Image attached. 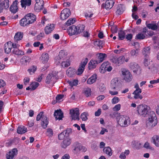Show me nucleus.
Wrapping results in <instances>:
<instances>
[{
    "instance_id": "f257e3e1",
    "label": "nucleus",
    "mask_w": 159,
    "mask_h": 159,
    "mask_svg": "<svg viewBox=\"0 0 159 159\" xmlns=\"http://www.w3.org/2000/svg\"><path fill=\"white\" fill-rule=\"evenodd\" d=\"M157 118L155 113L153 111H150L146 122L147 127L148 129H151L157 125Z\"/></svg>"
},
{
    "instance_id": "20e7f679",
    "label": "nucleus",
    "mask_w": 159,
    "mask_h": 159,
    "mask_svg": "<svg viewBox=\"0 0 159 159\" xmlns=\"http://www.w3.org/2000/svg\"><path fill=\"white\" fill-rule=\"evenodd\" d=\"M149 107L145 105H140L137 107V111L138 115L143 117H145L148 114Z\"/></svg>"
},
{
    "instance_id": "393cba45",
    "label": "nucleus",
    "mask_w": 159,
    "mask_h": 159,
    "mask_svg": "<svg viewBox=\"0 0 159 159\" xmlns=\"http://www.w3.org/2000/svg\"><path fill=\"white\" fill-rule=\"evenodd\" d=\"M97 76L96 74L93 75L87 80V83L89 84H91L94 83L97 80Z\"/></svg>"
},
{
    "instance_id": "de8ad7c7",
    "label": "nucleus",
    "mask_w": 159,
    "mask_h": 159,
    "mask_svg": "<svg viewBox=\"0 0 159 159\" xmlns=\"http://www.w3.org/2000/svg\"><path fill=\"white\" fill-rule=\"evenodd\" d=\"M30 58L29 57L25 56L23 57L21 60V62L23 64H25L27 62H29L30 61Z\"/></svg>"
},
{
    "instance_id": "ea45409f",
    "label": "nucleus",
    "mask_w": 159,
    "mask_h": 159,
    "mask_svg": "<svg viewBox=\"0 0 159 159\" xmlns=\"http://www.w3.org/2000/svg\"><path fill=\"white\" fill-rule=\"evenodd\" d=\"M141 93V92H139L137 90H135L133 93V94L134 95V98L135 99H142L143 98V97L140 94Z\"/></svg>"
},
{
    "instance_id": "f704fd0d",
    "label": "nucleus",
    "mask_w": 159,
    "mask_h": 159,
    "mask_svg": "<svg viewBox=\"0 0 159 159\" xmlns=\"http://www.w3.org/2000/svg\"><path fill=\"white\" fill-rule=\"evenodd\" d=\"M130 153L129 150H125L124 152L121 153L119 157L120 159H125L126 156L128 155Z\"/></svg>"
},
{
    "instance_id": "13d9d810",
    "label": "nucleus",
    "mask_w": 159,
    "mask_h": 159,
    "mask_svg": "<svg viewBox=\"0 0 159 159\" xmlns=\"http://www.w3.org/2000/svg\"><path fill=\"white\" fill-rule=\"evenodd\" d=\"M150 59L148 57H144V64L145 66H147L150 64Z\"/></svg>"
},
{
    "instance_id": "bf43d9fd",
    "label": "nucleus",
    "mask_w": 159,
    "mask_h": 159,
    "mask_svg": "<svg viewBox=\"0 0 159 159\" xmlns=\"http://www.w3.org/2000/svg\"><path fill=\"white\" fill-rule=\"evenodd\" d=\"M120 101V98L117 97H114L111 99V103L113 104H116L118 103Z\"/></svg>"
},
{
    "instance_id": "8fccbe9b",
    "label": "nucleus",
    "mask_w": 159,
    "mask_h": 159,
    "mask_svg": "<svg viewBox=\"0 0 159 159\" xmlns=\"http://www.w3.org/2000/svg\"><path fill=\"white\" fill-rule=\"evenodd\" d=\"M147 26L148 28L153 30H156L157 28V26L156 24L152 23L148 24L147 25Z\"/></svg>"
},
{
    "instance_id": "338daca9",
    "label": "nucleus",
    "mask_w": 159,
    "mask_h": 159,
    "mask_svg": "<svg viewBox=\"0 0 159 159\" xmlns=\"http://www.w3.org/2000/svg\"><path fill=\"white\" fill-rule=\"evenodd\" d=\"M44 36V33L43 32L40 33L36 37V39L38 40H40Z\"/></svg>"
},
{
    "instance_id": "49530a36",
    "label": "nucleus",
    "mask_w": 159,
    "mask_h": 159,
    "mask_svg": "<svg viewBox=\"0 0 159 159\" xmlns=\"http://www.w3.org/2000/svg\"><path fill=\"white\" fill-rule=\"evenodd\" d=\"M75 21V18H70L66 22L65 25L67 26H69L74 24Z\"/></svg>"
},
{
    "instance_id": "c85d7f7f",
    "label": "nucleus",
    "mask_w": 159,
    "mask_h": 159,
    "mask_svg": "<svg viewBox=\"0 0 159 159\" xmlns=\"http://www.w3.org/2000/svg\"><path fill=\"white\" fill-rule=\"evenodd\" d=\"M152 142L157 147H159V136L154 135L152 138Z\"/></svg>"
},
{
    "instance_id": "2eb2a0df",
    "label": "nucleus",
    "mask_w": 159,
    "mask_h": 159,
    "mask_svg": "<svg viewBox=\"0 0 159 159\" xmlns=\"http://www.w3.org/2000/svg\"><path fill=\"white\" fill-rule=\"evenodd\" d=\"M25 16L30 24L33 23L36 20V16L33 14L29 13Z\"/></svg>"
},
{
    "instance_id": "cd10ccee",
    "label": "nucleus",
    "mask_w": 159,
    "mask_h": 159,
    "mask_svg": "<svg viewBox=\"0 0 159 159\" xmlns=\"http://www.w3.org/2000/svg\"><path fill=\"white\" fill-rule=\"evenodd\" d=\"M114 3V0H107L105 3V7L107 9H111Z\"/></svg>"
},
{
    "instance_id": "7c9ffc66",
    "label": "nucleus",
    "mask_w": 159,
    "mask_h": 159,
    "mask_svg": "<svg viewBox=\"0 0 159 159\" xmlns=\"http://www.w3.org/2000/svg\"><path fill=\"white\" fill-rule=\"evenodd\" d=\"M19 23L20 26L23 27L27 26L30 24L25 16L20 20Z\"/></svg>"
},
{
    "instance_id": "09e8293b",
    "label": "nucleus",
    "mask_w": 159,
    "mask_h": 159,
    "mask_svg": "<svg viewBox=\"0 0 159 159\" xmlns=\"http://www.w3.org/2000/svg\"><path fill=\"white\" fill-rule=\"evenodd\" d=\"M39 85V83L37 82L34 81L31 83L30 86H31V90H34Z\"/></svg>"
},
{
    "instance_id": "e433bc0d",
    "label": "nucleus",
    "mask_w": 159,
    "mask_h": 159,
    "mask_svg": "<svg viewBox=\"0 0 159 159\" xmlns=\"http://www.w3.org/2000/svg\"><path fill=\"white\" fill-rule=\"evenodd\" d=\"M103 151L109 156H111L112 154L111 148L109 147L104 148L103 149Z\"/></svg>"
},
{
    "instance_id": "5701e85b",
    "label": "nucleus",
    "mask_w": 159,
    "mask_h": 159,
    "mask_svg": "<svg viewBox=\"0 0 159 159\" xmlns=\"http://www.w3.org/2000/svg\"><path fill=\"white\" fill-rule=\"evenodd\" d=\"M130 67L134 73H137L138 71L140 70L139 66L135 63H131L130 64Z\"/></svg>"
},
{
    "instance_id": "37998d69",
    "label": "nucleus",
    "mask_w": 159,
    "mask_h": 159,
    "mask_svg": "<svg viewBox=\"0 0 159 159\" xmlns=\"http://www.w3.org/2000/svg\"><path fill=\"white\" fill-rule=\"evenodd\" d=\"M69 58H67L65 60H63L62 61L61 66L63 67H67L70 65V62L69 60Z\"/></svg>"
},
{
    "instance_id": "7ed1b4c3",
    "label": "nucleus",
    "mask_w": 159,
    "mask_h": 159,
    "mask_svg": "<svg viewBox=\"0 0 159 159\" xmlns=\"http://www.w3.org/2000/svg\"><path fill=\"white\" fill-rule=\"evenodd\" d=\"M116 120L117 123L122 127H126L130 123L129 118L127 116L121 115L117 117Z\"/></svg>"
},
{
    "instance_id": "3c124183",
    "label": "nucleus",
    "mask_w": 159,
    "mask_h": 159,
    "mask_svg": "<svg viewBox=\"0 0 159 159\" xmlns=\"http://www.w3.org/2000/svg\"><path fill=\"white\" fill-rule=\"evenodd\" d=\"M78 81L77 80H75L69 81V84L71 87L76 86L78 85Z\"/></svg>"
},
{
    "instance_id": "2f4dec72",
    "label": "nucleus",
    "mask_w": 159,
    "mask_h": 159,
    "mask_svg": "<svg viewBox=\"0 0 159 159\" xmlns=\"http://www.w3.org/2000/svg\"><path fill=\"white\" fill-rule=\"evenodd\" d=\"M20 2L21 7L25 8L26 6H29L31 4V0H21Z\"/></svg>"
},
{
    "instance_id": "72a5a7b5",
    "label": "nucleus",
    "mask_w": 159,
    "mask_h": 159,
    "mask_svg": "<svg viewBox=\"0 0 159 159\" xmlns=\"http://www.w3.org/2000/svg\"><path fill=\"white\" fill-rule=\"evenodd\" d=\"M12 53L19 57L21 56L24 54V52L23 51L17 48L13 49Z\"/></svg>"
},
{
    "instance_id": "5fc2aeb1",
    "label": "nucleus",
    "mask_w": 159,
    "mask_h": 159,
    "mask_svg": "<svg viewBox=\"0 0 159 159\" xmlns=\"http://www.w3.org/2000/svg\"><path fill=\"white\" fill-rule=\"evenodd\" d=\"M125 33L124 31H121L119 32L118 35L119 39L122 40L125 37Z\"/></svg>"
},
{
    "instance_id": "864d4df0",
    "label": "nucleus",
    "mask_w": 159,
    "mask_h": 159,
    "mask_svg": "<svg viewBox=\"0 0 159 159\" xmlns=\"http://www.w3.org/2000/svg\"><path fill=\"white\" fill-rule=\"evenodd\" d=\"M118 57L116 56L111 55L110 57V61L112 63L117 65Z\"/></svg>"
},
{
    "instance_id": "423d86ee",
    "label": "nucleus",
    "mask_w": 159,
    "mask_h": 159,
    "mask_svg": "<svg viewBox=\"0 0 159 159\" xmlns=\"http://www.w3.org/2000/svg\"><path fill=\"white\" fill-rule=\"evenodd\" d=\"M58 73L56 71H54L49 73L46 77V83L48 84H54L56 82Z\"/></svg>"
},
{
    "instance_id": "f3484780",
    "label": "nucleus",
    "mask_w": 159,
    "mask_h": 159,
    "mask_svg": "<svg viewBox=\"0 0 159 159\" xmlns=\"http://www.w3.org/2000/svg\"><path fill=\"white\" fill-rule=\"evenodd\" d=\"M55 27L53 24H48L44 28V32L46 34H48L52 32Z\"/></svg>"
},
{
    "instance_id": "c9c22d12",
    "label": "nucleus",
    "mask_w": 159,
    "mask_h": 159,
    "mask_svg": "<svg viewBox=\"0 0 159 159\" xmlns=\"http://www.w3.org/2000/svg\"><path fill=\"white\" fill-rule=\"evenodd\" d=\"M17 131L18 134H22L27 131V129L25 126H21L17 129Z\"/></svg>"
},
{
    "instance_id": "c03bdc74",
    "label": "nucleus",
    "mask_w": 159,
    "mask_h": 159,
    "mask_svg": "<svg viewBox=\"0 0 159 159\" xmlns=\"http://www.w3.org/2000/svg\"><path fill=\"white\" fill-rule=\"evenodd\" d=\"M83 93L86 97H89L91 94V89L88 88H85L84 89Z\"/></svg>"
},
{
    "instance_id": "0eeeda50",
    "label": "nucleus",
    "mask_w": 159,
    "mask_h": 159,
    "mask_svg": "<svg viewBox=\"0 0 159 159\" xmlns=\"http://www.w3.org/2000/svg\"><path fill=\"white\" fill-rule=\"evenodd\" d=\"M66 52L64 51H61L59 53L58 56H56L55 58V63L57 65L60 62L63 60H65L69 57L67 56Z\"/></svg>"
},
{
    "instance_id": "f03ea898",
    "label": "nucleus",
    "mask_w": 159,
    "mask_h": 159,
    "mask_svg": "<svg viewBox=\"0 0 159 159\" xmlns=\"http://www.w3.org/2000/svg\"><path fill=\"white\" fill-rule=\"evenodd\" d=\"M36 120L37 121L41 120V125L43 129H46L49 123L48 119L44 115L43 112H41L37 116Z\"/></svg>"
},
{
    "instance_id": "9b49d317",
    "label": "nucleus",
    "mask_w": 159,
    "mask_h": 159,
    "mask_svg": "<svg viewBox=\"0 0 159 159\" xmlns=\"http://www.w3.org/2000/svg\"><path fill=\"white\" fill-rule=\"evenodd\" d=\"M70 114L72 119L75 120L79 119L80 114L79 110L78 108H75L70 110Z\"/></svg>"
},
{
    "instance_id": "774afa93",
    "label": "nucleus",
    "mask_w": 159,
    "mask_h": 159,
    "mask_svg": "<svg viewBox=\"0 0 159 159\" xmlns=\"http://www.w3.org/2000/svg\"><path fill=\"white\" fill-rule=\"evenodd\" d=\"M121 107V105L120 104L116 105L113 108V111H118L120 110Z\"/></svg>"
},
{
    "instance_id": "a878e982",
    "label": "nucleus",
    "mask_w": 159,
    "mask_h": 159,
    "mask_svg": "<svg viewBox=\"0 0 159 159\" xmlns=\"http://www.w3.org/2000/svg\"><path fill=\"white\" fill-rule=\"evenodd\" d=\"M54 116L56 120H60L63 117V113L61 110H57L54 113Z\"/></svg>"
},
{
    "instance_id": "a19ab883",
    "label": "nucleus",
    "mask_w": 159,
    "mask_h": 159,
    "mask_svg": "<svg viewBox=\"0 0 159 159\" xmlns=\"http://www.w3.org/2000/svg\"><path fill=\"white\" fill-rule=\"evenodd\" d=\"M132 145L134 148L137 149H140L141 147V144L135 141H133L132 142Z\"/></svg>"
},
{
    "instance_id": "412c9836",
    "label": "nucleus",
    "mask_w": 159,
    "mask_h": 159,
    "mask_svg": "<svg viewBox=\"0 0 159 159\" xmlns=\"http://www.w3.org/2000/svg\"><path fill=\"white\" fill-rule=\"evenodd\" d=\"M77 29L76 26L75 25L70 26L68 30L69 34L71 36L73 35H77Z\"/></svg>"
},
{
    "instance_id": "dca6fc26",
    "label": "nucleus",
    "mask_w": 159,
    "mask_h": 159,
    "mask_svg": "<svg viewBox=\"0 0 159 159\" xmlns=\"http://www.w3.org/2000/svg\"><path fill=\"white\" fill-rule=\"evenodd\" d=\"M120 83L119 82L118 78H115L112 79L111 81V88L112 90L115 89L120 86Z\"/></svg>"
},
{
    "instance_id": "9d476101",
    "label": "nucleus",
    "mask_w": 159,
    "mask_h": 159,
    "mask_svg": "<svg viewBox=\"0 0 159 159\" xmlns=\"http://www.w3.org/2000/svg\"><path fill=\"white\" fill-rule=\"evenodd\" d=\"M18 151L16 148H14L8 152L6 155L7 159H14L15 157L17 154Z\"/></svg>"
},
{
    "instance_id": "4be33fe9",
    "label": "nucleus",
    "mask_w": 159,
    "mask_h": 159,
    "mask_svg": "<svg viewBox=\"0 0 159 159\" xmlns=\"http://www.w3.org/2000/svg\"><path fill=\"white\" fill-rule=\"evenodd\" d=\"M11 42L9 41L4 44V50L5 53L9 54L11 51Z\"/></svg>"
},
{
    "instance_id": "473e14b6",
    "label": "nucleus",
    "mask_w": 159,
    "mask_h": 159,
    "mask_svg": "<svg viewBox=\"0 0 159 159\" xmlns=\"http://www.w3.org/2000/svg\"><path fill=\"white\" fill-rule=\"evenodd\" d=\"M40 59L43 63H46L49 59L48 54L47 53H44L42 54Z\"/></svg>"
},
{
    "instance_id": "052dcab7",
    "label": "nucleus",
    "mask_w": 159,
    "mask_h": 159,
    "mask_svg": "<svg viewBox=\"0 0 159 159\" xmlns=\"http://www.w3.org/2000/svg\"><path fill=\"white\" fill-rule=\"evenodd\" d=\"M63 97V95H58L56 97V100L57 102H60L62 101V98Z\"/></svg>"
},
{
    "instance_id": "4468645a",
    "label": "nucleus",
    "mask_w": 159,
    "mask_h": 159,
    "mask_svg": "<svg viewBox=\"0 0 159 159\" xmlns=\"http://www.w3.org/2000/svg\"><path fill=\"white\" fill-rule=\"evenodd\" d=\"M71 139L69 137H66L61 144V147L63 148H66L71 144Z\"/></svg>"
},
{
    "instance_id": "58836bf2",
    "label": "nucleus",
    "mask_w": 159,
    "mask_h": 159,
    "mask_svg": "<svg viewBox=\"0 0 159 159\" xmlns=\"http://www.w3.org/2000/svg\"><path fill=\"white\" fill-rule=\"evenodd\" d=\"M77 34L82 32L84 30L85 26L82 24L76 26Z\"/></svg>"
},
{
    "instance_id": "e2e57ef3",
    "label": "nucleus",
    "mask_w": 159,
    "mask_h": 159,
    "mask_svg": "<svg viewBox=\"0 0 159 159\" xmlns=\"http://www.w3.org/2000/svg\"><path fill=\"white\" fill-rule=\"evenodd\" d=\"M102 42L101 41H97L94 42V45L96 46H98L99 48H102Z\"/></svg>"
},
{
    "instance_id": "39448f33",
    "label": "nucleus",
    "mask_w": 159,
    "mask_h": 159,
    "mask_svg": "<svg viewBox=\"0 0 159 159\" xmlns=\"http://www.w3.org/2000/svg\"><path fill=\"white\" fill-rule=\"evenodd\" d=\"M121 76L123 80L126 82H129L133 78L132 74L128 69L124 68L121 70Z\"/></svg>"
},
{
    "instance_id": "603ef678",
    "label": "nucleus",
    "mask_w": 159,
    "mask_h": 159,
    "mask_svg": "<svg viewBox=\"0 0 159 159\" xmlns=\"http://www.w3.org/2000/svg\"><path fill=\"white\" fill-rule=\"evenodd\" d=\"M46 134V135L49 137H52L53 135L52 129L51 128L47 129Z\"/></svg>"
},
{
    "instance_id": "6e6552de",
    "label": "nucleus",
    "mask_w": 159,
    "mask_h": 159,
    "mask_svg": "<svg viewBox=\"0 0 159 159\" xmlns=\"http://www.w3.org/2000/svg\"><path fill=\"white\" fill-rule=\"evenodd\" d=\"M112 69L111 64L108 61L104 62L102 64L100 68V71L102 73H104L106 71H111Z\"/></svg>"
},
{
    "instance_id": "f8f14e48",
    "label": "nucleus",
    "mask_w": 159,
    "mask_h": 159,
    "mask_svg": "<svg viewBox=\"0 0 159 159\" xmlns=\"http://www.w3.org/2000/svg\"><path fill=\"white\" fill-rule=\"evenodd\" d=\"M34 10L36 12H39L43 7L44 2L43 0H35Z\"/></svg>"
},
{
    "instance_id": "6e6d98bb",
    "label": "nucleus",
    "mask_w": 159,
    "mask_h": 159,
    "mask_svg": "<svg viewBox=\"0 0 159 159\" xmlns=\"http://www.w3.org/2000/svg\"><path fill=\"white\" fill-rule=\"evenodd\" d=\"M88 114L87 112H83L81 115V118L83 120H86L88 119Z\"/></svg>"
},
{
    "instance_id": "79ce46f5",
    "label": "nucleus",
    "mask_w": 159,
    "mask_h": 159,
    "mask_svg": "<svg viewBox=\"0 0 159 159\" xmlns=\"http://www.w3.org/2000/svg\"><path fill=\"white\" fill-rule=\"evenodd\" d=\"M106 54L104 53H100L98 55V61L99 63L102 61L104 60L105 58L106 57Z\"/></svg>"
},
{
    "instance_id": "4d7b16f0",
    "label": "nucleus",
    "mask_w": 159,
    "mask_h": 159,
    "mask_svg": "<svg viewBox=\"0 0 159 159\" xmlns=\"http://www.w3.org/2000/svg\"><path fill=\"white\" fill-rule=\"evenodd\" d=\"M65 131H63L60 134H59L58 135V139L60 140H62L63 139H64L65 138Z\"/></svg>"
},
{
    "instance_id": "b1692460",
    "label": "nucleus",
    "mask_w": 159,
    "mask_h": 159,
    "mask_svg": "<svg viewBox=\"0 0 159 159\" xmlns=\"http://www.w3.org/2000/svg\"><path fill=\"white\" fill-rule=\"evenodd\" d=\"M99 63L97 60L92 59L90 60L89 63L88 68L91 70L95 68L97 65Z\"/></svg>"
},
{
    "instance_id": "69168bd1",
    "label": "nucleus",
    "mask_w": 159,
    "mask_h": 159,
    "mask_svg": "<svg viewBox=\"0 0 159 159\" xmlns=\"http://www.w3.org/2000/svg\"><path fill=\"white\" fill-rule=\"evenodd\" d=\"M3 2L4 7L6 9L8 8L9 6V0H5Z\"/></svg>"
},
{
    "instance_id": "bb28decb",
    "label": "nucleus",
    "mask_w": 159,
    "mask_h": 159,
    "mask_svg": "<svg viewBox=\"0 0 159 159\" xmlns=\"http://www.w3.org/2000/svg\"><path fill=\"white\" fill-rule=\"evenodd\" d=\"M23 36V33L21 32H18L16 33L14 37V39L16 42L21 40Z\"/></svg>"
},
{
    "instance_id": "c756f323",
    "label": "nucleus",
    "mask_w": 159,
    "mask_h": 159,
    "mask_svg": "<svg viewBox=\"0 0 159 159\" xmlns=\"http://www.w3.org/2000/svg\"><path fill=\"white\" fill-rule=\"evenodd\" d=\"M75 73V69L71 67H69L66 71V75L69 77L73 76Z\"/></svg>"
},
{
    "instance_id": "a18cd8bd",
    "label": "nucleus",
    "mask_w": 159,
    "mask_h": 159,
    "mask_svg": "<svg viewBox=\"0 0 159 159\" xmlns=\"http://www.w3.org/2000/svg\"><path fill=\"white\" fill-rule=\"evenodd\" d=\"M129 53L131 57H136L137 56L138 54V48H136V50L133 49L131 50L129 52Z\"/></svg>"
},
{
    "instance_id": "1a4fd4ad",
    "label": "nucleus",
    "mask_w": 159,
    "mask_h": 159,
    "mask_svg": "<svg viewBox=\"0 0 159 159\" xmlns=\"http://www.w3.org/2000/svg\"><path fill=\"white\" fill-rule=\"evenodd\" d=\"M88 61V59L87 58H86L84 59L83 60L79 66L77 71L76 72L77 75H80L83 73L85 66L87 63Z\"/></svg>"
},
{
    "instance_id": "4c0bfd02",
    "label": "nucleus",
    "mask_w": 159,
    "mask_h": 159,
    "mask_svg": "<svg viewBox=\"0 0 159 159\" xmlns=\"http://www.w3.org/2000/svg\"><path fill=\"white\" fill-rule=\"evenodd\" d=\"M150 48L148 47H145L143 49L142 53L144 57H148L150 53Z\"/></svg>"
},
{
    "instance_id": "680f3d73",
    "label": "nucleus",
    "mask_w": 159,
    "mask_h": 159,
    "mask_svg": "<svg viewBox=\"0 0 159 159\" xmlns=\"http://www.w3.org/2000/svg\"><path fill=\"white\" fill-rule=\"evenodd\" d=\"M36 67L33 66L28 70V71L30 74H32L36 70Z\"/></svg>"
},
{
    "instance_id": "0e129e2a",
    "label": "nucleus",
    "mask_w": 159,
    "mask_h": 159,
    "mask_svg": "<svg viewBox=\"0 0 159 159\" xmlns=\"http://www.w3.org/2000/svg\"><path fill=\"white\" fill-rule=\"evenodd\" d=\"M99 89L101 92H104L106 89L105 85L102 83L99 84Z\"/></svg>"
},
{
    "instance_id": "6ab92c4d",
    "label": "nucleus",
    "mask_w": 159,
    "mask_h": 159,
    "mask_svg": "<svg viewBox=\"0 0 159 159\" xmlns=\"http://www.w3.org/2000/svg\"><path fill=\"white\" fill-rule=\"evenodd\" d=\"M148 31L146 28L143 29L142 32L139 33L136 36V38L139 39H143L145 37L146 33L148 34Z\"/></svg>"
},
{
    "instance_id": "a211bd4d",
    "label": "nucleus",
    "mask_w": 159,
    "mask_h": 159,
    "mask_svg": "<svg viewBox=\"0 0 159 159\" xmlns=\"http://www.w3.org/2000/svg\"><path fill=\"white\" fill-rule=\"evenodd\" d=\"M129 59L130 58L129 57L125 58V57L124 56H120L118 57L117 65L120 66L125 62H128Z\"/></svg>"
},
{
    "instance_id": "aec40b11",
    "label": "nucleus",
    "mask_w": 159,
    "mask_h": 159,
    "mask_svg": "<svg viewBox=\"0 0 159 159\" xmlns=\"http://www.w3.org/2000/svg\"><path fill=\"white\" fill-rule=\"evenodd\" d=\"M18 2L17 0H16L13 2V3L10 7V11L13 13H16L18 11V7L17 4Z\"/></svg>"
},
{
    "instance_id": "ddd939ff",
    "label": "nucleus",
    "mask_w": 159,
    "mask_h": 159,
    "mask_svg": "<svg viewBox=\"0 0 159 159\" xmlns=\"http://www.w3.org/2000/svg\"><path fill=\"white\" fill-rule=\"evenodd\" d=\"M70 15V10L68 8L63 9L61 12L60 18L62 20L66 19Z\"/></svg>"
}]
</instances>
